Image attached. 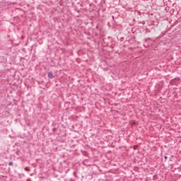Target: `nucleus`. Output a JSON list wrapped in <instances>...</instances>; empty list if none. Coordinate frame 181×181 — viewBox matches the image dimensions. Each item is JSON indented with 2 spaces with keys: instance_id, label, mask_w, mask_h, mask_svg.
<instances>
[{
  "instance_id": "f257e3e1",
  "label": "nucleus",
  "mask_w": 181,
  "mask_h": 181,
  "mask_svg": "<svg viewBox=\"0 0 181 181\" xmlns=\"http://www.w3.org/2000/svg\"><path fill=\"white\" fill-rule=\"evenodd\" d=\"M48 77H49V78H53V77H54V76H53V73L49 72V73H48Z\"/></svg>"
},
{
  "instance_id": "f03ea898",
  "label": "nucleus",
  "mask_w": 181,
  "mask_h": 181,
  "mask_svg": "<svg viewBox=\"0 0 181 181\" xmlns=\"http://www.w3.org/2000/svg\"><path fill=\"white\" fill-rule=\"evenodd\" d=\"M8 165H9L10 166H12V165H13V163L10 162Z\"/></svg>"
},
{
  "instance_id": "7ed1b4c3",
  "label": "nucleus",
  "mask_w": 181,
  "mask_h": 181,
  "mask_svg": "<svg viewBox=\"0 0 181 181\" xmlns=\"http://www.w3.org/2000/svg\"><path fill=\"white\" fill-rule=\"evenodd\" d=\"M175 80H179V79L176 78Z\"/></svg>"
}]
</instances>
